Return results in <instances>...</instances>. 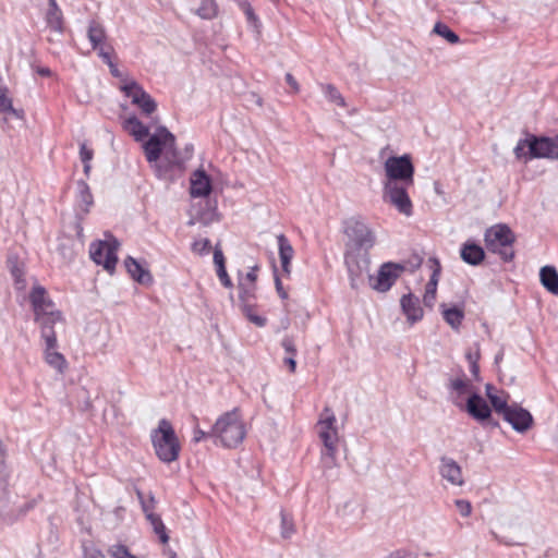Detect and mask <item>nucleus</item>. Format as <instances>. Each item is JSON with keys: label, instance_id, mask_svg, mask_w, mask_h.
Segmentation results:
<instances>
[{"label": "nucleus", "instance_id": "58836bf2", "mask_svg": "<svg viewBox=\"0 0 558 558\" xmlns=\"http://www.w3.org/2000/svg\"><path fill=\"white\" fill-rule=\"evenodd\" d=\"M281 518V536L283 538H290L295 533V526L290 514L284 510L280 511Z\"/></svg>", "mask_w": 558, "mask_h": 558}, {"label": "nucleus", "instance_id": "5701e85b", "mask_svg": "<svg viewBox=\"0 0 558 558\" xmlns=\"http://www.w3.org/2000/svg\"><path fill=\"white\" fill-rule=\"evenodd\" d=\"M430 262L434 263L435 268L430 275L429 281L426 284L425 294L423 296V302H424L425 306L432 308L434 306V303L436 300V291H437V284H438L439 276H440V271H441V266H440L438 259H436V258L430 259Z\"/></svg>", "mask_w": 558, "mask_h": 558}, {"label": "nucleus", "instance_id": "c756f323", "mask_svg": "<svg viewBox=\"0 0 558 558\" xmlns=\"http://www.w3.org/2000/svg\"><path fill=\"white\" fill-rule=\"evenodd\" d=\"M445 304H441L440 307H442V316L445 322L454 330H458L462 324V320L464 318V312L463 310L459 308L458 306H452L449 308L445 307Z\"/></svg>", "mask_w": 558, "mask_h": 558}, {"label": "nucleus", "instance_id": "f3484780", "mask_svg": "<svg viewBox=\"0 0 558 558\" xmlns=\"http://www.w3.org/2000/svg\"><path fill=\"white\" fill-rule=\"evenodd\" d=\"M190 194L192 197H207L213 191L211 178L203 169H197L191 175Z\"/></svg>", "mask_w": 558, "mask_h": 558}, {"label": "nucleus", "instance_id": "e2e57ef3", "mask_svg": "<svg viewBox=\"0 0 558 558\" xmlns=\"http://www.w3.org/2000/svg\"><path fill=\"white\" fill-rule=\"evenodd\" d=\"M109 66V70H110V74L116 77V78H120L123 84H125L128 81L124 78L122 72L118 69L117 64L113 62L111 64L108 65Z\"/></svg>", "mask_w": 558, "mask_h": 558}, {"label": "nucleus", "instance_id": "69168bd1", "mask_svg": "<svg viewBox=\"0 0 558 558\" xmlns=\"http://www.w3.org/2000/svg\"><path fill=\"white\" fill-rule=\"evenodd\" d=\"M283 364L289 367L290 373H295L296 371V361L295 356H286L283 359Z\"/></svg>", "mask_w": 558, "mask_h": 558}, {"label": "nucleus", "instance_id": "423d86ee", "mask_svg": "<svg viewBox=\"0 0 558 558\" xmlns=\"http://www.w3.org/2000/svg\"><path fill=\"white\" fill-rule=\"evenodd\" d=\"M343 232L356 251L368 253L376 243L375 233L361 216L345 219L343 221Z\"/></svg>", "mask_w": 558, "mask_h": 558}, {"label": "nucleus", "instance_id": "9b49d317", "mask_svg": "<svg viewBox=\"0 0 558 558\" xmlns=\"http://www.w3.org/2000/svg\"><path fill=\"white\" fill-rule=\"evenodd\" d=\"M404 270L405 266L403 264L395 262L384 263L380 265L376 276L368 275L369 286L377 292H387Z\"/></svg>", "mask_w": 558, "mask_h": 558}, {"label": "nucleus", "instance_id": "603ef678", "mask_svg": "<svg viewBox=\"0 0 558 558\" xmlns=\"http://www.w3.org/2000/svg\"><path fill=\"white\" fill-rule=\"evenodd\" d=\"M217 276L221 282V284L226 288H232L233 283L227 272L226 267H221L217 269Z\"/></svg>", "mask_w": 558, "mask_h": 558}, {"label": "nucleus", "instance_id": "4c0bfd02", "mask_svg": "<svg viewBox=\"0 0 558 558\" xmlns=\"http://www.w3.org/2000/svg\"><path fill=\"white\" fill-rule=\"evenodd\" d=\"M196 14L205 20H210L217 14V4L215 0H202L199 8L196 10Z\"/></svg>", "mask_w": 558, "mask_h": 558}, {"label": "nucleus", "instance_id": "2eb2a0df", "mask_svg": "<svg viewBox=\"0 0 558 558\" xmlns=\"http://www.w3.org/2000/svg\"><path fill=\"white\" fill-rule=\"evenodd\" d=\"M465 411L480 423L490 418L492 408L477 392H473L466 400Z\"/></svg>", "mask_w": 558, "mask_h": 558}, {"label": "nucleus", "instance_id": "5fc2aeb1", "mask_svg": "<svg viewBox=\"0 0 558 558\" xmlns=\"http://www.w3.org/2000/svg\"><path fill=\"white\" fill-rule=\"evenodd\" d=\"M141 506H142V510L145 513L146 518H147L148 514L154 513L153 512V509L155 507V497H154V495L149 494L148 498H146L145 501H143L141 504Z\"/></svg>", "mask_w": 558, "mask_h": 558}, {"label": "nucleus", "instance_id": "4468645a", "mask_svg": "<svg viewBox=\"0 0 558 558\" xmlns=\"http://www.w3.org/2000/svg\"><path fill=\"white\" fill-rule=\"evenodd\" d=\"M62 319L60 311H53L35 316V322L39 324L41 337L48 348H57V336L53 329L54 324Z\"/></svg>", "mask_w": 558, "mask_h": 558}, {"label": "nucleus", "instance_id": "6e6d98bb", "mask_svg": "<svg viewBox=\"0 0 558 558\" xmlns=\"http://www.w3.org/2000/svg\"><path fill=\"white\" fill-rule=\"evenodd\" d=\"M274 276H275V286H276V290L279 294V296L281 299H287L288 298V293L284 291L283 287H282V282L277 274V268L276 266H274Z\"/></svg>", "mask_w": 558, "mask_h": 558}, {"label": "nucleus", "instance_id": "a211bd4d", "mask_svg": "<svg viewBox=\"0 0 558 558\" xmlns=\"http://www.w3.org/2000/svg\"><path fill=\"white\" fill-rule=\"evenodd\" d=\"M439 474L452 485L461 486L464 484L461 466L452 458L442 456L439 459Z\"/></svg>", "mask_w": 558, "mask_h": 558}, {"label": "nucleus", "instance_id": "0eeeda50", "mask_svg": "<svg viewBox=\"0 0 558 558\" xmlns=\"http://www.w3.org/2000/svg\"><path fill=\"white\" fill-rule=\"evenodd\" d=\"M386 180L384 183H404L414 185V165L411 156H391L385 161Z\"/></svg>", "mask_w": 558, "mask_h": 558}, {"label": "nucleus", "instance_id": "39448f33", "mask_svg": "<svg viewBox=\"0 0 558 558\" xmlns=\"http://www.w3.org/2000/svg\"><path fill=\"white\" fill-rule=\"evenodd\" d=\"M515 242V235L506 223H497L485 230L484 243L488 252L498 254L505 263H510L514 258L512 245Z\"/></svg>", "mask_w": 558, "mask_h": 558}, {"label": "nucleus", "instance_id": "4d7b16f0", "mask_svg": "<svg viewBox=\"0 0 558 558\" xmlns=\"http://www.w3.org/2000/svg\"><path fill=\"white\" fill-rule=\"evenodd\" d=\"M35 505H36V501L31 500V501H26L23 505L19 506L16 509H17V514H19L20 519L25 517L28 511L34 509Z\"/></svg>", "mask_w": 558, "mask_h": 558}, {"label": "nucleus", "instance_id": "c03bdc74", "mask_svg": "<svg viewBox=\"0 0 558 558\" xmlns=\"http://www.w3.org/2000/svg\"><path fill=\"white\" fill-rule=\"evenodd\" d=\"M281 347L283 348L284 352L287 353V356H296L298 349L294 343V339L291 336H286L281 340Z\"/></svg>", "mask_w": 558, "mask_h": 558}, {"label": "nucleus", "instance_id": "49530a36", "mask_svg": "<svg viewBox=\"0 0 558 558\" xmlns=\"http://www.w3.org/2000/svg\"><path fill=\"white\" fill-rule=\"evenodd\" d=\"M210 248V241L208 239H202L194 241L192 244V250L195 253H198L201 255L207 254Z\"/></svg>", "mask_w": 558, "mask_h": 558}, {"label": "nucleus", "instance_id": "6ab92c4d", "mask_svg": "<svg viewBox=\"0 0 558 558\" xmlns=\"http://www.w3.org/2000/svg\"><path fill=\"white\" fill-rule=\"evenodd\" d=\"M485 256L484 248L474 240L465 241L460 247V257L468 265L478 266L484 262Z\"/></svg>", "mask_w": 558, "mask_h": 558}, {"label": "nucleus", "instance_id": "393cba45", "mask_svg": "<svg viewBox=\"0 0 558 558\" xmlns=\"http://www.w3.org/2000/svg\"><path fill=\"white\" fill-rule=\"evenodd\" d=\"M543 287L554 295H558V271L554 266L546 265L539 270Z\"/></svg>", "mask_w": 558, "mask_h": 558}, {"label": "nucleus", "instance_id": "052dcab7", "mask_svg": "<svg viewBox=\"0 0 558 558\" xmlns=\"http://www.w3.org/2000/svg\"><path fill=\"white\" fill-rule=\"evenodd\" d=\"M84 558H106V556L96 548H85L84 549Z\"/></svg>", "mask_w": 558, "mask_h": 558}, {"label": "nucleus", "instance_id": "cd10ccee", "mask_svg": "<svg viewBox=\"0 0 558 558\" xmlns=\"http://www.w3.org/2000/svg\"><path fill=\"white\" fill-rule=\"evenodd\" d=\"M49 8L46 14L47 25L54 32H62L63 17L56 0H48Z\"/></svg>", "mask_w": 558, "mask_h": 558}, {"label": "nucleus", "instance_id": "864d4df0", "mask_svg": "<svg viewBox=\"0 0 558 558\" xmlns=\"http://www.w3.org/2000/svg\"><path fill=\"white\" fill-rule=\"evenodd\" d=\"M384 558H417L416 555L412 554L410 550L401 548L397 549L389 555L385 556Z\"/></svg>", "mask_w": 558, "mask_h": 558}, {"label": "nucleus", "instance_id": "1a4fd4ad", "mask_svg": "<svg viewBox=\"0 0 558 558\" xmlns=\"http://www.w3.org/2000/svg\"><path fill=\"white\" fill-rule=\"evenodd\" d=\"M318 424L322 426L319 437L325 447V450L322 452L323 458L325 460L330 459V462H333L336 454V442L338 440V432L335 426L336 416L330 408L326 407L324 409Z\"/></svg>", "mask_w": 558, "mask_h": 558}, {"label": "nucleus", "instance_id": "a19ab883", "mask_svg": "<svg viewBox=\"0 0 558 558\" xmlns=\"http://www.w3.org/2000/svg\"><path fill=\"white\" fill-rule=\"evenodd\" d=\"M470 387V383L464 378L451 379L448 385V388L452 391H456L459 396L465 395Z\"/></svg>", "mask_w": 558, "mask_h": 558}, {"label": "nucleus", "instance_id": "b1692460", "mask_svg": "<svg viewBox=\"0 0 558 558\" xmlns=\"http://www.w3.org/2000/svg\"><path fill=\"white\" fill-rule=\"evenodd\" d=\"M277 243L282 271L290 275V265L294 255V250L283 233L277 235Z\"/></svg>", "mask_w": 558, "mask_h": 558}, {"label": "nucleus", "instance_id": "72a5a7b5", "mask_svg": "<svg viewBox=\"0 0 558 558\" xmlns=\"http://www.w3.org/2000/svg\"><path fill=\"white\" fill-rule=\"evenodd\" d=\"M147 521L151 524L154 532L158 535L162 544L169 542V535L167 529L159 514L150 513L147 515Z\"/></svg>", "mask_w": 558, "mask_h": 558}, {"label": "nucleus", "instance_id": "ea45409f", "mask_svg": "<svg viewBox=\"0 0 558 558\" xmlns=\"http://www.w3.org/2000/svg\"><path fill=\"white\" fill-rule=\"evenodd\" d=\"M489 403L492 410H494L497 414H500L501 416L504 413L508 411V409L511 407L508 404V401L506 399H502L498 395L489 396Z\"/></svg>", "mask_w": 558, "mask_h": 558}, {"label": "nucleus", "instance_id": "ddd939ff", "mask_svg": "<svg viewBox=\"0 0 558 558\" xmlns=\"http://www.w3.org/2000/svg\"><path fill=\"white\" fill-rule=\"evenodd\" d=\"M502 418L511 425V427L518 433L527 432L534 423L532 414L524 408L513 403Z\"/></svg>", "mask_w": 558, "mask_h": 558}, {"label": "nucleus", "instance_id": "c85d7f7f", "mask_svg": "<svg viewBox=\"0 0 558 558\" xmlns=\"http://www.w3.org/2000/svg\"><path fill=\"white\" fill-rule=\"evenodd\" d=\"M87 38L92 45V48H99L100 44H104V41L107 39L105 27L95 20L90 21L87 28Z\"/></svg>", "mask_w": 558, "mask_h": 558}, {"label": "nucleus", "instance_id": "7ed1b4c3", "mask_svg": "<svg viewBox=\"0 0 558 558\" xmlns=\"http://www.w3.org/2000/svg\"><path fill=\"white\" fill-rule=\"evenodd\" d=\"M150 440L157 458L163 463H171L178 460L181 445L171 423L161 418L157 428L150 433Z\"/></svg>", "mask_w": 558, "mask_h": 558}, {"label": "nucleus", "instance_id": "c9c22d12", "mask_svg": "<svg viewBox=\"0 0 558 558\" xmlns=\"http://www.w3.org/2000/svg\"><path fill=\"white\" fill-rule=\"evenodd\" d=\"M325 97L340 107H345V100L338 88L332 84H320Z\"/></svg>", "mask_w": 558, "mask_h": 558}, {"label": "nucleus", "instance_id": "6e6552de", "mask_svg": "<svg viewBox=\"0 0 558 558\" xmlns=\"http://www.w3.org/2000/svg\"><path fill=\"white\" fill-rule=\"evenodd\" d=\"M412 186L404 183H384L383 199L393 206L400 214L410 217L413 214V204L408 190Z\"/></svg>", "mask_w": 558, "mask_h": 558}, {"label": "nucleus", "instance_id": "4be33fe9", "mask_svg": "<svg viewBox=\"0 0 558 558\" xmlns=\"http://www.w3.org/2000/svg\"><path fill=\"white\" fill-rule=\"evenodd\" d=\"M35 316L50 312L53 308V302L46 296V290L41 286H36L29 294Z\"/></svg>", "mask_w": 558, "mask_h": 558}, {"label": "nucleus", "instance_id": "13d9d810", "mask_svg": "<svg viewBox=\"0 0 558 558\" xmlns=\"http://www.w3.org/2000/svg\"><path fill=\"white\" fill-rule=\"evenodd\" d=\"M8 110H12V99L7 95L0 96V112L7 113Z\"/></svg>", "mask_w": 558, "mask_h": 558}, {"label": "nucleus", "instance_id": "8fccbe9b", "mask_svg": "<svg viewBox=\"0 0 558 558\" xmlns=\"http://www.w3.org/2000/svg\"><path fill=\"white\" fill-rule=\"evenodd\" d=\"M207 438L216 439V435L214 434V426L211 427V429L209 432H204L201 428H195L194 437H193L195 442H199L201 440H204Z\"/></svg>", "mask_w": 558, "mask_h": 558}, {"label": "nucleus", "instance_id": "a878e982", "mask_svg": "<svg viewBox=\"0 0 558 558\" xmlns=\"http://www.w3.org/2000/svg\"><path fill=\"white\" fill-rule=\"evenodd\" d=\"M123 129L134 137L135 141H143L149 135V128L136 116H131L123 122Z\"/></svg>", "mask_w": 558, "mask_h": 558}, {"label": "nucleus", "instance_id": "37998d69", "mask_svg": "<svg viewBox=\"0 0 558 558\" xmlns=\"http://www.w3.org/2000/svg\"><path fill=\"white\" fill-rule=\"evenodd\" d=\"M112 558H137L133 554L130 553L129 548L125 545L117 544L110 547L109 549Z\"/></svg>", "mask_w": 558, "mask_h": 558}, {"label": "nucleus", "instance_id": "79ce46f5", "mask_svg": "<svg viewBox=\"0 0 558 558\" xmlns=\"http://www.w3.org/2000/svg\"><path fill=\"white\" fill-rule=\"evenodd\" d=\"M255 306H250L248 308L242 310L243 315L257 327H264L267 324V318L253 313V308Z\"/></svg>", "mask_w": 558, "mask_h": 558}, {"label": "nucleus", "instance_id": "de8ad7c7", "mask_svg": "<svg viewBox=\"0 0 558 558\" xmlns=\"http://www.w3.org/2000/svg\"><path fill=\"white\" fill-rule=\"evenodd\" d=\"M1 520L5 524H13L17 520H20V517L17 514V509H10V510H1L0 512Z\"/></svg>", "mask_w": 558, "mask_h": 558}, {"label": "nucleus", "instance_id": "aec40b11", "mask_svg": "<svg viewBox=\"0 0 558 558\" xmlns=\"http://www.w3.org/2000/svg\"><path fill=\"white\" fill-rule=\"evenodd\" d=\"M400 305L408 322L415 324L423 318V308L420 305L418 298L412 293L404 294L400 300Z\"/></svg>", "mask_w": 558, "mask_h": 558}, {"label": "nucleus", "instance_id": "473e14b6", "mask_svg": "<svg viewBox=\"0 0 558 558\" xmlns=\"http://www.w3.org/2000/svg\"><path fill=\"white\" fill-rule=\"evenodd\" d=\"M45 360L51 367L58 369L60 373H63L66 367V361L63 354L57 352L56 348H48L46 345Z\"/></svg>", "mask_w": 558, "mask_h": 558}, {"label": "nucleus", "instance_id": "680f3d73", "mask_svg": "<svg viewBox=\"0 0 558 558\" xmlns=\"http://www.w3.org/2000/svg\"><path fill=\"white\" fill-rule=\"evenodd\" d=\"M286 82L292 88L293 93L300 92V85L291 73L286 74Z\"/></svg>", "mask_w": 558, "mask_h": 558}, {"label": "nucleus", "instance_id": "f257e3e1", "mask_svg": "<svg viewBox=\"0 0 558 558\" xmlns=\"http://www.w3.org/2000/svg\"><path fill=\"white\" fill-rule=\"evenodd\" d=\"M513 154L517 159L525 161L541 158L558 159V134L549 137L526 133V136L517 143Z\"/></svg>", "mask_w": 558, "mask_h": 558}, {"label": "nucleus", "instance_id": "7c9ffc66", "mask_svg": "<svg viewBox=\"0 0 558 558\" xmlns=\"http://www.w3.org/2000/svg\"><path fill=\"white\" fill-rule=\"evenodd\" d=\"M11 275L14 279V286L17 290H23L26 287L25 271L23 264L19 263L17 258L10 257L8 259Z\"/></svg>", "mask_w": 558, "mask_h": 558}, {"label": "nucleus", "instance_id": "0e129e2a", "mask_svg": "<svg viewBox=\"0 0 558 558\" xmlns=\"http://www.w3.org/2000/svg\"><path fill=\"white\" fill-rule=\"evenodd\" d=\"M257 270H258V266L255 265V266L251 267L250 271L246 274L245 279L248 281L250 284H256Z\"/></svg>", "mask_w": 558, "mask_h": 558}, {"label": "nucleus", "instance_id": "f03ea898", "mask_svg": "<svg viewBox=\"0 0 558 558\" xmlns=\"http://www.w3.org/2000/svg\"><path fill=\"white\" fill-rule=\"evenodd\" d=\"M143 148L149 162L159 160L166 149V157L171 166L182 168L184 165V160L178 157L175 137L166 126L157 128L156 132L144 143Z\"/></svg>", "mask_w": 558, "mask_h": 558}, {"label": "nucleus", "instance_id": "f704fd0d", "mask_svg": "<svg viewBox=\"0 0 558 558\" xmlns=\"http://www.w3.org/2000/svg\"><path fill=\"white\" fill-rule=\"evenodd\" d=\"M7 451L5 448L0 440V487L5 489L9 485V480L11 476V471L7 464Z\"/></svg>", "mask_w": 558, "mask_h": 558}, {"label": "nucleus", "instance_id": "338daca9", "mask_svg": "<svg viewBox=\"0 0 558 558\" xmlns=\"http://www.w3.org/2000/svg\"><path fill=\"white\" fill-rule=\"evenodd\" d=\"M480 349L477 348V350L473 353L471 351H468L465 353V357L466 360L469 361L470 364H473V363H478V360H480Z\"/></svg>", "mask_w": 558, "mask_h": 558}, {"label": "nucleus", "instance_id": "dca6fc26", "mask_svg": "<svg viewBox=\"0 0 558 558\" xmlns=\"http://www.w3.org/2000/svg\"><path fill=\"white\" fill-rule=\"evenodd\" d=\"M344 263L349 272L350 286L352 289H357L363 272H368L369 259L364 258L360 260L354 254H345Z\"/></svg>", "mask_w": 558, "mask_h": 558}, {"label": "nucleus", "instance_id": "09e8293b", "mask_svg": "<svg viewBox=\"0 0 558 558\" xmlns=\"http://www.w3.org/2000/svg\"><path fill=\"white\" fill-rule=\"evenodd\" d=\"M456 507L462 517L466 518L471 514L472 506H471L470 501H468L465 499H457Z\"/></svg>", "mask_w": 558, "mask_h": 558}, {"label": "nucleus", "instance_id": "f8f14e48", "mask_svg": "<svg viewBox=\"0 0 558 558\" xmlns=\"http://www.w3.org/2000/svg\"><path fill=\"white\" fill-rule=\"evenodd\" d=\"M120 90L131 98L132 105L141 109L145 116H150L157 109L155 99L136 81L131 80L120 86Z\"/></svg>", "mask_w": 558, "mask_h": 558}, {"label": "nucleus", "instance_id": "bb28decb", "mask_svg": "<svg viewBox=\"0 0 558 558\" xmlns=\"http://www.w3.org/2000/svg\"><path fill=\"white\" fill-rule=\"evenodd\" d=\"M239 303L241 311L250 306H256V284L245 283L242 280L238 283Z\"/></svg>", "mask_w": 558, "mask_h": 558}, {"label": "nucleus", "instance_id": "e433bc0d", "mask_svg": "<svg viewBox=\"0 0 558 558\" xmlns=\"http://www.w3.org/2000/svg\"><path fill=\"white\" fill-rule=\"evenodd\" d=\"M434 33L445 38L450 44H458L460 37L447 24L437 22L434 26Z\"/></svg>", "mask_w": 558, "mask_h": 558}, {"label": "nucleus", "instance_id": "412c9836", "mask_svg": "<svg viewBox=\"0 0 558 558\" xmlns=\"http://www.w3.org/2000/svg\"><path fill=\"white\" fill-rule=\"evenodd\" d=\"M124 266L134 281L143 286L153 283L154 279L149 270L143 267L135 258L128 256L124 259Z\"/></svg>", "mask_w": 558, "mask_h": 558}, {"label": "nucleus", "instance_id": "bf43d9fd", "mask_svg": "<svg viewBox=\"0 0 558 558\" xmlns=\"http://www.w3.org/2000/svg\"><path fill=\"white\" fill-rule=\"evenodd\" d=\"M214 263H215L217 269L221 268V267H226V260H225L223 253L218 247H216L214 251Z\"/></svg>", "mask_w": 558, "mask_h": 558}, {"label": "nucleus", "instance_id": "9d476101", "mask_svg": "<svg viewBox=\"0 0 558 558\" xmlns=\"http://www.w3.org/2000/svg\"><path fill=\"white\" fill-rule=\"evenodd\" d=\"M120 243L111 236L110 240L98 241L90 245V258L97 264L101 265L105 270L112 274L118 263L117 251Z\"/></svg>", "mask_w": 558, "mask_h": 558}, {"label": "nucleus", "instance_id": "774afa93", "mask_svg": "<svg viewBox=\"0 0 558 558\" xmlns=\"http://www.w3.org/2000/svg\"><path fill=\"white\" fill-rule=\"evenodd\" d=\"M93 50L97 51L98 56H100L101 52L113 51V47L105 40L104 44H100L99 48H93Z\"/></svg>", "mask_w": 558, "mask_h": 558}, {"label": "nucleus", "instance_id": "a18cd8bd", "mask_svg": "<svg viewBox=\"0 0 558 558\" xmlns=\"http://www.w3.org/2000/svg\"><path fill=\"white\" fill-rule=\"evenodd\" d=\"M240 5L246 16L247 22L257 27L258 17L256 16L252 5L246 1L242 2Z\"/></svg>", "mask_w": 558, "mask_h": 558}, {"label": "nucleus", "instance_id": "20e7f679", "mask_svg": "<svg viewBox=\"0 0 558 558\" xmlns=\"http://www.w3.org/2000/svg\"><path fill=\"white\" fill-rule=\"evenodd\" d=\"M214 434L215 442L219 440L226 448H235L243 441L246 432L238 409L226 412L216 421Z\"/></svg>", "mask_w": 558, "mask_h": 558}, {"label": "nucleus", "instance_id": "3c124183", "mask_svg": "<svg viewBox=\"0 0 558 558\" xmlns=\"http://www.w3.org/2000/svg\"><path fill=\"white\" fill-rule=\"evenodd\" d=\"M94 157V151L92 148H88L85 143H82L80 146V158L82 162H90Z\"/></svg>", "mask_w": 558, "mask_h": 558}, {"label": "nucleus", "instance_id": "2f4dec72", "mask_svg": "<svg viewBox=\"0 0 558 558\" xmlns=\"http://www.w3.org/2000/svg\"><path fill=\"white\" fill-rule=\"evenodd\" d=\"M77 186V201L80 206H84L83 211L87 214L89 211V207L94 204L93 194L88 184L84 180H78L76 182Z\"/></svg>", "mask_w": 558, "mask_h": 558}]
</instances>
